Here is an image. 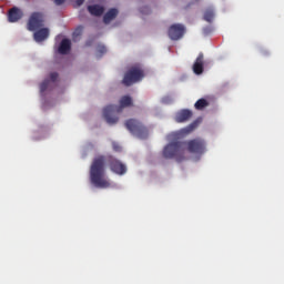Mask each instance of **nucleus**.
Instances as JSON below:
<instances>
[{"label":"nucleus","instance_id":"nucleus-1","mask_svg":"<svg viewBox=\"0 0 284 284\" xmlns=\"http://www.w3.org/2000/svg\"><path fill=\"white\" fill-rule=\"evenodd\" d=\"M105 163H109L111 172L123 176L128 172V166L123 164L120 160H116L112 155H98L93 159L90 166V182L94 187H100L101 190H108L111 187L110 179L105 176Z\"/></svg>","mask_w":284,"mask_h":284},{"label":"nucleus","instance_id":"nucleus-2","mask_svg":"<svg viewBox=\"0 0 284 284\" xmlns=\"http://www.w3.org/2000/svg\"><path fill=\"white\" fill-rule=\"evenodd\" d=\"M133 102L130 95H123L120 99V105L110 104L103 109V116L109 125L119 123V116L114 114H121L124 108H132Z\"/></svg>","mask_w":284,"mask_h":284},{"label":"nucleus","instance_id":"nucleus-3","mask_svg":"<svg viewBox=\"0 0 284 284\" xmlns=\"http://www.w3.org/2000/svg\"><path fill=\"white\" fill-rule=\"evenodd\" d=\"M162 156L164 159H175L178 163L185 161V142L175 141L164 146Z\"/></svg>","mask_w":284,"mask_h":284},{"label":"nucleus","instance_id":"nucleus-4","mask_svg":"<svg viewBox=\"0 0 284 284\" xmlns=\"http://www.w3.org/2000/svg\"><path fill=\"white\" fill-rule=\"evenodd\" d=\"M125 128L133 134L134 136H138V139H148V128L143 125L139 120L136 119H129L125 122Z\"/></svg>","mask_w":284,"mask_h":284},{"label":"nucleus","instance_id":"nucleus-5","mask_svg":"<svg viewBox=\"0 0 284 284\" xmlns=\"http://www.w3.org/2000/svg\"><path fill=\"white\" fill-rule=\"evenodd\" d=\"M143 77L144 74L141 67H131L129 71L124 74L123 83L126 87L134 85V83L141 81Z\"/></svg>","mask_w":284,"mask_h":284},{"label":"nucleus","instance_id":"nucleus-6","mask_svg":"<svg viewBox=\"0 0 284 284\" xmlns=\"http://www.w3.org/2000/svg\"><path fill=\"white\" fill-rule=\"evenodd\" d=\"M43 14L41 12L31 13L27 24L29 32H36V30L43 28Z\"/></svg>","mask_w":284,"mask_h":284},{"label":"nucleus","instance_id":"nucleus-7","mask_svg":"<svg viewBox=\"0 0 284 284\" xmlns=\"http://www.w3.org/2000/svg\"><path fill=\"white\" fill-rule=\"evenodd\" d=\"M186 145L191 154H205V141L202 139H193Z\"/></svg>","mask_w":284,"mask_h":284},{"label":"nucleus","instance_id":"nucleus-8","mask_svg":"<svg viewBox=\"0 0 284 284\" xmlns=\"http://www.w3.org/2000/svg\"><path fill=\"white\" fill-rule=\"evenodd\" d=\"M183 34H185V27L183 24H172L169 28L168 36L172 41L183 39Z\"/></svg>","mask_w":284,"mask_h":284},{"label":"nucleus","instance_id":"nucleus-9","mask_svg":"<svg viewBox=\"0 0 284 284\" xmlns=\"http://www.w3.org/2000/svg\"><path fill=\"white\" fill-rule=\"evenodd\" d=\"M20 19H23V11H21V9L18 7L11 8L8 12L9 23H17V21H20Z\"/></svg>","mask_w":284,"mask_h":284},{"label":"nucleus","instance_id":"nucleus-10","mask_svg":"<svg viewBox=\"0 0 284 284\" xmlns=\"http://www.w3.org/2000/svg\"><path fill=\"white\" fill-rule=\"evenodd\" d=\"M204 65H205V55H203V53H199L195 62L193 63L194 74H203Z\"/></svg>","mask_w":284,"mask_h":284},{"label":"nucleus","instance_id":"nucleus-11","mask_svg":"<svg viewBox=\"0 0 284 284\" xmlns=\"http://www.w3.org/2000/svg\"><path fill=\"white\" fill-rule=\"evenodd\" d=\"M50 37V30L48 28L37 29V31L33 33L34 41L37 43H41L42 41H45Z\"/></svg>","mask_w":284,"mask_h":284},{"label":"nucleus","instance_id":"nucleus-12","mask_svg":"<svg viewBox=\"0 0 284 284\" xmlns=\"http://www.w3.org/2000/svg\"><path fill=\"white\" fill-rule=\"evenodd\" d=\"M192 119V111L187 109H183L175 115L176 123H185V121H190Z\"/></svg>","mask_w":284,"mask_h":284},{"label":"nucleus","instance_id":"nucleus-13","mask_svg":"<svg viewBox=\"0 0 284 284\" xmlns=\"http://www.w3.org/2000/svg\"><path fill=\"white\" fill-rule=\"evenodd\" d=\"M72 49V42L70 39H63L58 48L59 54H68Z\"/></svg>","mask_w":284,"mask_h":284},{"label":"nucleus","instance_id":"nucleus-14","mask_svg":"<svg viewBox=\"0 0 284 284\" xmlns=\"http://www.w3.org/2000/svg\"><path fill=\"white\" fill-rule=\"evenodd\" d=\"M90 14L93 17H101L105 12V8L99 4H92L88 7Z\"/></svg>","mask_w":284,"mask_h":284},{"label":"nucleus","instance_id":"nucleus-15","mask_svg":"<svg viewBox=\"0 0 284 284\" xmlns=\"http://www.w3.org/2000/svg\"><path fill=\"white\" fill-rule=\"evenodd\" d=\"M118 14H119V10H116V9H110L105 14H104V17H103V21H104V23H110L111 21H113V19H116V17H118Z\"/></svg>","mask_w":284,"mask_h":284},{"label":"nucleus","instance_id":"nucleus-16","mask_svg":"<svg viewBox=\"0 0 284 284\" xmlns=\"http://www.w3.org/2000/svg\"><path fill=\"white\" fill-rule=\"evenodd\" d=\"M210 106V102L206 100V99H199L195 104H194V108L195 110H205V108H209Z\"/></svg>","mask_w":284,"mask_h":284},{"label":"nucleus","instance_id":"nucleus-17","mask_svg":"<svg viewBox=\"0 0 284 284\" xmlns=\"http://www.w3.org/2000/svg\"><path fill=\"white\" fill-rule=\"evenodd\" d=\"M214 9L212 8H209L204 11V16H203V19L204 21H206L207 23H212V21H214Z\"/></svg>","mask_w":284,"mask_h":284},{"label":"nucleus","instance_id":"nucleus-18","mask_svg":"<svg viewBox=\"0 0 284 284\" xmlns=\"http://www.w3.org/2000/svg\"><path fill=\"white\" fill-rule=\"evenodd\" d=\"M197 125H199V123L193 122V123H191L189 126L182 129V130L180 131V134H181L182 136H185L186 134H190L191 132H194V130H196V126H197Z\"/></svg>","mask_w":284,"mask_h":284},{"label":"nucleus","instance_id":"nucleus-19","mask_svg":"<svg viewBox=\"0 0 284 284\" xmlns=\"http://www.w3.org/2000/svg\"><path fill=\"white\" fill-rule=\"evenodd\" d=\"M49 85H50V80H49V79L44 80V81L40 84V92H41V93L45 92V90H48Z\"/></svg>","mask_w":284,"mask_h":284},{"label":"nucleus","instance_id":"nucleus-20","mask_svg":"<svg viewBox=\"0 0 284 284\" xmlns=\"http://www.w3.org/2000/svg\"><path fill=\"white\" fill-rule=\"evenodd\" d=\"M81 34H83V27L80 26L78 27L74 32H73V39H77L78 37H81Z\"/></svg>","mask_w":284,"mask_h":284},{"label":"nucleus","instance_id":"nucleus-21","mask_svg":"<svg viewBox=\"0 0 284 284\" xmlns=\"http://www.w3.org/2000/svg\"><path fill=\"white\" fill-rule=\"evenodd\" d=\"M59 79V73H57V72H51L50 73V81L52 82V83H55V81Z\"/></svg>","mask_w":284,"mask_h":284},{"label":"nucleus","instance_id":"nucleus-22","mask_svg":"<svg viewBox=\"0 0 284 284\" xmlns=\"http://www.w3.org/2000/svg\"><path fill=\"white\" fill-rule=\"evenodd\" d=\"M140 12L142 14H150L152 11L149 9V7H142Z\"/></svg>","mask_w":284,"mask_h":284},{"label":"nucleus","instance_id":"nucleus-23","mask_svg":"<svg viewBox=\"0 0 284 284\" xmlns=\"http://www.w3.org/2000/svg\"><path fill=\"white\" fill-rule=\"evenodd\" d=\"M98 52H100V54H105L108 52V49H105L104 45H99L98 47Z\"/></svg>","mask_w":284,"mask_h":284},{"label":"nucleus","instance_id":"nucleus-24","mask_svg":"<svg viewBox=\"0 0 284 284\" xmlns=\"http://www.w3.org/2000/svg\"><path fill=\"white\" fill-rule=\"evenodd\" d=\"M112 148H113L114 152H121V145H119V143L113 142Z\"/></svg>","mask_w":284,"mask_h":284},{"label":"nucleus","instance_id":"nucleus-25","mask_svg":"<svg viewBox=\"0 0 284 284\" xmlns=\"http://www.w3.org/2000/svg\"><path fill=\"white\" fill-rule=\"evenodd\" d=\"M85 3V0H75L77 8H81Z\"/></svg>","mask_w":284,"mask_h":284},{"label":"nucleus","instance_id":"nucleus-26","mask_svg":"<svg viewBox=\"0 0 284 284\" xmlns=\"http://www.w3.org/2000/svg\"><path fill=\"white\" fill-rule=\"evenodd\" d=\"M55 6H63L65 0H54Z\"/></svg>","mask_w":284,"mask_h":284},{"label":"nucleus","instance_id":"nucleus-27","mask_svg":"<svg viewBox=\"0 0 284 284\" xmlns=\"http://www.w3.org/2000/svg\"><path fill=\"white\" fill-rule=\"evenodd\" d=\"M204 32L207 33V29H204Z\"/></svg>","mask_w":284,"mask_h":284}]
</instances>
